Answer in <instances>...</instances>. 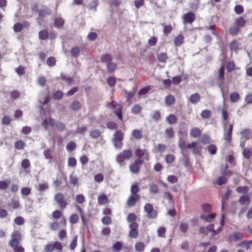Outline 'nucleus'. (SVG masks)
Listing matches in <instances>:
<instances>
[{"mask_svg":"<svg viewBox=\"0 0 252 252\" xmlns=\"http://www.w3.org/2000/svg\"><path fill=\"white\" fill-rule=\"evenodd\" d=\"M166 229L164 227H159L157 230L158 236L160 237H165Z\"/></svg>","mask_w":252,"mask_h":252,"instance_id":"55","label":"nucleus"},{"mask_svg":"<svg viewBox=\"0 0 252 252\" xmlns=\"http://www.w3.org/2000/svg\"><path fill=\"white\" fill-rule=\"evenodd\" d=\"M31 166V163L28 159H24L21 161V167L23 168L25 171L29 173L30 172L29 168Z\"/></svg>","mask_w":252,"mask_h":252,"instance_id":"25","label":"nucleus"},{"mask_svg":"<svg viewBox=\"0 0 252 252\" xmlns=\"http://www.w3.org/2000/svg\"><path fill=\"white\" fill-rule=\"evenodd\" d=\"M112 56L110 54L106 53L102 54L100 57V61L102 63H109L111 62Z\"/></svg>","mask_w":252,"mask_h":252,"instance_id":"34","label":"nucleus"},{"mask_svg":"<svg viewBox=\"0 0 252 252\" xmlns=\"http://www.w3.org/2000/svg\"><path fill=\"white\" fill-rule=\"evenodd\" d=\"M200 234L208 235L209 232H212V237H214L221 231V228L217 230L214 229V224H210L206 227H200L198 229Z\"/></svg>","mask_w":252,"mask_h":252,"instance_id":"4","label":"nucleus"},{"mask_svg":"<svg viewBox=\"0 0 252 252\" xmlns=\"http://www.w3.org/2000/svg\"><path fill=\"white\" fill-rule=\"evenodd\" d=\"M251 244H252V240H245L238 243L237 246L244 248L246 250H249L250 248Z\"/></svg>","mask_w":252,"mask_h":252,"instance_id":"32","label":"nucleus"},{"mask_svg":"<svg viewBox=\"0 0 252 252\" xmlns=\"http://www.w3.org/2000/svg\"><path fill=\"white\" fill-rule=\"evenodd\" d=\"M13 29L15 32H20L23 29V24L20 23H17L14 25Z\"/></svg>","mask_w":252,"mask_h":252,"instance_id":"60","label":"nucleus"},{"mask_svg":"<svg viewBox=\"0 0 252 252\" xmlns=\"http://www.w3.org/2000/svg\"><path fill=\"white\" fill-rule=\"evenodd\" d=\"M235 64L234 61H228L226 65V70L228 72H231L235 69Z\"/></svg>","mask_w":252,"mask_h":252,"instance_id":"41","label":"nucleus"},{"mask_svg":"<svg viewBox=\"0 0 252 252\" xmlns=\"http://www.w3.org/2000/svg\"><path fill=\"white\" fill-rule=\"evenodd\" d=\"M243 156L246 159H250L252 156V151L251 149H244Z\"/></svg>","mask_w":252,"mask_h":252,"instance_id":"50","label":"nucleus"},{"mask_svg":"<svg viewBox=\"0 0 252 252\" xmlns=\"http://www.w3.org/2000/svg\"><path fill=\"white\" fill-rule=\"evenodd\" d=\"M138 225L137 223H132L129 225L130 231L129 232V235L130 237L133 238H136L138 235Z\"/></svg>","mask_w":252,"mask_h":252,"instance_id":"13","label":"nucleus"},{"mask_svg":"<svg viewBox=\"0 0 252 252\" xmlns=\"http://www.w3.org/2000/svg\"><path fill=\"white\" fill-rule=\"evenodd\" d=\"M175 157L172 154H168L165 157V160L167 163H172L175 161Z\"/></svg>","mask_w":252,"mask_h":252,"instance_id":"54","label":"nucleus"},{"mask_svg":"<svg viewBox=\"0 0 252 252\" xmlns=\"http://www.w3.org/2000/svg\"><path fill=\"white\" fill-rule=\"evenodd\" d=\"M216 216V214L215 213H211L208 215L202 214L200 216V218L203 220L205 221L211 222L215 220Z\"/></svg>","mask_w":252,"mask_h":252,"instance_id":"20","label":"nucleus"},{"mask_svg":"<svg viewBox=\"0 0 252 252\" xmlns=\"http://www.w3.org/2000/svg\"><path fill=\"white\" fill-rule=\"evenodd\" d=\"M231 175V171H223L222 175L218 178L214 182V184L219 186H221L226 183L227 181V177Z\"/></svg>","mask_w":252,"mask_h":252,"instance_id":"9","label":"nucleus"},{"mask_svg":"<svg viewBox=\"0 0 252 252\" xmlns=\"http://www.w3.org/2000/svg\"><path fill=\"white\" fill-rule=\"evenodd\" d=\"M218 79L220 81H223L224 78V68L222 65L218 71Z\"/></svg>","mask_w":252,"mask_h":252,"instance_id":"56","label":"nucleus"},{"mask_svg":"<svg viewBox=\"0 0 252 252\" xmlns=\"http://www.w3.org/2000/svg\"><path fill=\"white\" fill-rule=\"evenodd\" d=\"M229 113L226 108H223L221 110V118L223 121H226L229 118Z\"/></svg>","mask_w":252,"mask_h":252,"instance_id":"59","label":"nucleus"},{"mask_svg":"<svg viewBox=\"0 0 252 252\" xmlns=\"http://www.w3.org/2000/svg\"><path fill=\"white\" fill-rule=\"evenodd\" d=\"M11 239L9 241V246L13 249L14 252H24L25 249L20 245L22 240V235L19 230H14L11 234Z\"/></svg>","mask_w":252,"mask_h":252,"instance_id":"1","label":"nucleus"},{"mask_svg":"<svg viewBox=\"0 0 252 252\" xmlns=\"http://www.w3.org/2000/svg\"><path fill=\"white\" fill-rule=\"evenodd\" d=\"M38 12L39 17L44 18L46 16L51 15V10L50 8L44 6L42 9H39Z\"/></svg>","mask_w":252,"mask_h":252,"instance_id":"17","label":"nucleus"},{"mask_svg":"<svg viewBox=\"0 0 252 252\" xmlns=\"http://www.w3.org/2000/svg\"><path fill=\"white\" fill-rule=\"evenodd\" d=\"M144 210L149 219H154L158 217V211L154 209L153 205L151 203H146L144 206Z\"/></svg>","mask_w":252,"mask_h":252,"instance_id":"5","label":"nucleus"},{"mask_svg":"<svg viewBox=\"0 0 252 252\" xmlns=\"http://www.w3.org/2000/svg\"><path fill=\"white\" fill-rule=\"evenodd\" d=\"M195 14L191 11H189L182 16L183 23L184 24H191L195 21Z\"/></svg>","mask_w":252,"mask_h":252,"instance_id":"10","label":"nucleus"},{"mask_svg":"<svg viewBox=\"0 0 252 252\" xmlns=\"http://www.w3.org/2000/svg\"><path fill=\"white\" fill-rule=\"evenodd\" d=\"M106 65L107 69L109 73H113L116 70L117 64L111 62L109 63H107Z\"/></svg>","mask_w":252,"mask_h":252,"instance_id":"40","label":"nucleus"},{"mask_svg":"<svg viewBox=\"0 0 252 252\" xmlns=\"http://www.w3.org/2000/svg\"><path fill=\"white\" fill-rule=\"evenodd\" d=\"M240 31V29L235 25L234 26L230 28L229 30V33L231 36H234L237 35Z\"/></svg>","mask_w":252,"mask_h":252,"instance_id":"45","label":"nucleus"},{"mask_svg":"<svg viewBox=\"0 0 252 252\" xmlns=\"http://www.w3.org/2000/svg\"><path fill=\"white\" fill-rule=\"evenodd\" d=\"M125 97L126 98V100L127 102L130 103L132 98L134 95L135 92H128L127 90H125Z\"/></svg>","mask_w":252,"mask_h":252,"instance_id":"49","label":"nucleus"},{"mask_svg":"<svg viewBox=\"0 0 252 252\" xmlns=\"http://www.w3.org/2000/svg\"><path fill=\"white\" fill-rule=\"evenodd\" d=\"M242 137L245 139L246 140L252 138V131L249 129H245L240 133Z\"/></svg>","mask_w":252,"mask_h":252,"instance_id":"24","label":"nucleus"},{"mask_svg":"<svg viewBox=\"0 0 252 252\" xmlns=\"http://www.w3.org/2000/svg\"><path fill=\"white\" fill-rule=\"evenodd\" d=\"M69 222L72 224H75L78 222L79 217L76 214H72L69 218Z\"/></svg>","mask_w":252,"mask_h":252,"instance_id":"61","label":"nucleus"},{"mask_svg":"<svg viewBox=\"0 0 252 252\" xmlns=\"http://www.w3.org/2000/svg\"><path fill=\"white\" fill-rule=\"evenodd\" d=\"M135 156L138 158H141L144 157L146 160H149V154L145 149H136L135 151Z\"/></svg>","mask_w":252,"mask_h":252,"instance_id":"12","label":"nucleus"},{"mask_svg":"<svg viewBox=\"0 0 252 252\" xmlns=\"http://www.w3.org/2000/svg\"><path fill=\"white\" fill-rule=\"evenodd\" d=\"M101 135V132L99 129H94L90 131V136L93 139H96Z\"/></svg>","mask_w":252,"mask_h":252,"instance_id":"46","label":"nucleus"},{"mask_svg":"<svg viewBox=\"0 0 252 252\" xmlns=\"http://www.w3.org/2000/svg\"><path fill=\"white\" fill-rule=\"evenodd\" d=\"M52 217L53 219L56 220L61 218L62 220L60 221V223L63 224L64 226L66 225V219L63 215V212L61 210H56L54 211L52 213Z\"/></svg>","mask_w":252,"mask_h":252,"instance_id":"11","label":"nucleus"},{"mask_svg":"<svg viewBox=\"0 0 252 252\" xmlns=\"http://www.w3.org/2000/svg\"><path fill=\"white\" fill-rule=\"evenodd\" d=\"M211 112L208 109L204 110L201 113V116L203 119H209L211 116Z\"/></svg>","mask_w":252,"mask_h":252,"instance_id":"52","label":"nucleus"},{"mask_svg":"<svg viewBox=\"0 0 252 252\" xmlns=\"http://www.w3.org/2000/svg\"><path fill=\"white\" fill-rule=\"evenodd\" d=\"M107 83L110 87H114L116 83V78L115 76H110L107 79Z\"/></svg>","mask_w":252,"mask_h":252,"instance_id":"58","label":"nucleus"},{"mask_svg":"<svg viewBox=\"0 0 252 252\" xmlns=\"http://www.w3.org/2000/svg\"><path fill=\"white\" fill-rule=\"evenodd\" d=\"M123 249V244L120 242L114 243L112 247V250L113 252H120Z\"/></svg>","mask_w":252,"mask_h":252,"instance_id":"31","label":"nucleus"},{"mask_svg":"<svg viewBox=\"0 0 252 252\" xmlns=\"http://www.w3.org/2000/svg\"><path fill=\"white\" fill-rule=\"evenodd\" d=\"M124 139V134L120 130H116L114 134L113 140H116L118 141H123Z\"/></svg>","mask_w":252,"mask_h":252,"instance_id":"44","label":"nucleus"},{"mask_svg":"<svg viewBox=\"0 0 252 252\" xmlns=\"http://www.w3.org/2000/svg\"><path fill=\"white\" fill-rule=\"evenodd\" d=\"M80 51L78 47L72 48L70 50L71 55L73 57H77L79 56Z\"/></svg>","mask_w":252,"mask_h":252,"instance_id":"53","label":"nucleus"},{"mask_svg":"<svg viewBox=\"0 0 252 252\" xmlns=\"http://www.w3.org/2000/svg\"><path fill=\"white\" fill-rule=\"evenodd\" d=\"M231 193V190L230 189H228L226 192L223 194L222 197V199L221 201V210H223L224 209V205L226 203L227 200L229 199L230 195Z\"/></svg>","mask_w":252,"mask_h":252,"instance_id":"19","label":"nucleus"},{"mask_svg":"<svg viewBox=\"0 0 252 252\" xmlns=\"http://www.w3.org/2000/svg\"><path fill=\"white\" fill-rule=\"evenodd\" d=\"M246 23L247 20L243 16L237 17L234 20L235 25L240 29L244 27Z\"/></svg>","mask_w":252,"mask_h":252,"instance_id":"15","label":"nucleus"},{"mask_svg":"<svg viewBox=\"0 0 252 252\" xmlns=\"http://www.w3.org/2000/svg\"><path fill=\"white\" fill-rule=\"evenodd\" d=\"M189 101L192 104H195L198 102L200 100V95L198 93L192 94L189 98Z\"/></svg>","mask_w":252,"mask_h":252,"instance_id":"28","label":"nucleus"},{"mask_svg":"<svg viewBox=\"0 0 252 252\" xmlns=\"http://www.w3.org/2000/svg\"><path fill=\"white\" fill-rule=\"evenodd\" d=\"M243 237L240 232L237 231L233 232L229 236V240L231 241H237L243 239Z\"/></svg>","mask_w":252,"mask_h":252,"instance_id":"21","label":"nucleus"},{"mask_svg":"<svg viewBox=\"0 0 252 252\" xmlns=\"http://www.w3.org/2000/svg\"><path fill=\"white\" fill-rule=\"evenodd\" d=\"M250 201V197L247 195L241 196L239 199V202L242 205H248Z\"/></svg>","mask_w":252,"mask_h":252,"instance_id":"23","label":"nucleus"},{"mask_svg":"<svg viewBox=\"0 0 252 252\" xmlns=\"http://www.w3.org/2000/svg\"><path fill=\"white\" fill-rule=\"evenodd\" d=\"M48 32L46 30L40 31L38 32V38L41 40L48 39Z\"/></svg>","mask_w":252,"mask_h":252,"instance_id":"36","label":"nucleus"},{"mask_svg":"<svg viewBox=\"0 0 252 252\" xmlns=\"http://www.w3.org/2000/svg\"><path fill=\"white\" fill-rule=\"evenodd\" d=\"M168 58L167 54L166 53H160L157 55V59L160 62H166Z\"/></svg>","mask_w":252,"mask_h":252,"instance_id":"48","label":"nucleus"},{"mask_svg":"<svg viewBox=\"0 0 252 252\" xmlns=\"http://www.w3.org/2000/svg\"><path fill=\"white\" fill-rule=\"evenodd\" d=\"M132 157V151L130 149H126L123 150L117 155L116 160L120 165L124 166L126 164L125 161L126 160H129Z\"/></svg>","mask_w":252,"mask_h":252,"instance_id":"2","label":"nucleus"},{"mask_svg":"<svg viewBox=\"0 0 252 252\" xmlns=\"http://www.w3.org/2000/svg\"><path fill=\"white\" fill-rule=\"evenodd\" d=\"M201 132V130L199 128L193 127L190 130V135L191 137L196 138L200 136Z\"/></svg>","mask_w":252,"mask_h":252,"instance_id":"26","label":"nucleus"},{"mask_svg":"<svg viewBox=\"0 0 252 252\" xmlns=\"http://www.w3.org/2000/svg\"><path fill=\"white\" fill-rule=\"evenodd\" d=\"M241 97L238 93L234 92L231 93L229 95V99L232 102H237L240 99Z\"/></svg>","mask_w":252,"mask_h":252,"instance_id":"30","label":"nucleus"},{"mask_svg":"<svg viewBox=\"0 0 252 252\" xmlns=\"http://www.w3.org/2000/svg\"><path fill=\"white\" fill-rule=\"evenodd\" d=\"M189 225L187 222H181L179 226V230L182 233H186L188 229Z\"/></svg>","mask_w":252,"mask_h":252,"instance_id":"39","label":"nucleus"},{"mask_svg":"<svg viewBox=\"0 0 252 252\" xmlns=\"http://www.w3.org/2000/svg\"><path fill=\"white\" fill-rule=\"evenodd\" d=\"M14 146L16 150H21L25 147L26 143L22 140H19L15 142Z\"/></svg>","mask_w":252,"mask_h":252,"instance_id":"38","label":"nucleus"},{"mask_svg":"<svg viewBox=\"0 0 252 252\" xmlns=\"http://www.w3.org/2000/svg\"><path fill=\"white\" fill-rule=\"evenodd\" d=\"M97 201L99 205H104L109 202V200L106 195L103 193L98 197Z\"/></svg>","mask_w":252,"mask_h":252,"instance_id":"22","label":"nucleus"},{"mask_svg":"<svg viewBox=\"0 0 252 252\" xmlns=\"http://www.w3.org/2000/svg\"><path fill=\"white\" fill-rule=\"evenodd\" d=\"M123 106L121 104H117V108H116L114 113L118 118L121 121L123 122Z\"/></svg>","mask_w":252,"mask_h":252,"instance_id":"16","label":"nucleus"},{"mask_svg":"<svg viewBox=\"0 0 252 252\" xmlns=\"http://www.w3.org/2000/svg\"><path fill=\"white\" fill-rule=\"evenodd\" d=\"M201 208L204 212L207 213H209L212 210V206L209 203L203 204L201 205Z\"/></svg>","mask_w":252,"mask_h":252,"instance_id":"62","label":"nucleus"},{"mask_svg":"<svg viewBox=\"0 0 252 252\" xmlns=\"http://www.w3.org/2000/svg\"><path fill=\"white\" fill-rule=\"evenodd\" d=\"M165 101L169 105H171L175 102V99L173 95L169 94L165 97Z\"/></svg>","mask_w":252,"mask_h":252,"instance_id":"47","label":"nucleus"},{"mask_svg":"<svg viewBox=\"0 0 252 252\" xmlns=\"http://www.w3.org/2000/svg\"><path fill=\"white\" fill-rule=\"evenodd\" d=\"M166 121L169 125H174L177 122V118L174 114H170L166 117Z\"/></svg>","mask_w":252,"mask_h":252,"instance_id":"37","label":"nucleus"},{"mask_svg":"<svg viewBox=\"0 0 252 252\" xmlns=\"http://www.w3.org/2000/svg\"><path fill=\"white\" fill-rule=\"evenodd\" d=\"M63 246L61 243L56 241L53 243H49L46 244L44 247V250L46 252H52L55 250L62 252Z\"/></svg>","mask_w":252,"mask_h":252,"instance_id":"8","label":"nucleus"},{"mask_svg":"<svg viewBox=\"0 0 252 252\" xmlns=\"http://www.w3.org/2000/svg\"><path fill=\"white\" fill-rule=\"evenodd\" d=\"M140 196L139 195H130L126 201V205L128 207L134 206L136 202L139 199Z\"/></svg>","mask_w":252,"mask_h":252,"instance_id":"14","label":"nucleus"},{"mask_svg":"<svg viewBox=\"0 0 252 252\" xmlns=\"http://www.w3.org/2000/svg\"><path fill=\"white\" fill-rule=\"evenodd\" d=\"M151 87L150 86H146L145 87L142 88L138 93L139 97L142 96L146 94L150 90H151Z\"/></svg>","mask_w":252,"mask_h":252,"instance_id":"51","label":"nucleus"},{"mask_svg":"<svg viewBox=\"0 0 252 252\" xmlns=\"http://www.w3.org/2000/svg\"><path fill=\"white\" fill-rule=\"evenodd\" d=\"M134 248L136 252H143L145 248V245L143 242H138L135 243Z\"/></svg>","mask_w":252,"mask_h":252,"instance_id":"35","label":"nucleus"},{"mask_svg":"<svg viewBox=\"0 0 252 252\" xmlns=\"http://www.w3.org/2000/svg\"><path fill=\"white\" fill-rule=\"evenodd\" d=\"M240 43L237 40H233L229 44V48L231 51L236 52L239 49Z\"/></svg>","mask_w":252,"mask_h":252,"instance_id":"27","label":"nucleus"},{"mask_svg":"<svg viewBox=\"0 0 252 252\" xmlns=\"http://www.w3.org/2000/svg\"><path fill=\"white\" fill-rule=\"evenodd\" d=\"M64 24V20L61 16L55 17L54 19V26L55 28H62Z\"/></svg>","mask_w":252,"mask_h":252,"instance_id":"18","label":"nucleus"},{"mask_svg":"<svg viewBox=\"0 0 252 252\" xmlns=\"http://www.w3.org/2000/svg\"><path fill=\"white\" fill-rule=\"evenodd\" d=\"M142 110V107L139 104H134L131 107V112L134 115L139 114Z\"/></svg>","mask_w":252,"mask_h":252,"instance_id":"43","label":"nucleus"},{"mask_svg":"<svg viewBox=\"0 0 252 252\" xmlns=\"http://www.w3.org/2000/svg\"><path fill=\"white\" fill-rule=\"evenodd\" d=\"M15 72L19 76H22L25 74V67L22 65H19L15 69Z\"/></svg>","mask_w":252,"mask_h":252,"instance_id":"63","label":"nucleus"},{"mask_svg":"<svg viewBox=\"0 0 252 252\" xmlns=\"http://www.w3.org/2000/svg\"><path fill=\"white\" fill-rule=\"evenodd\" d=\"M144 160L141 158L136 159L133 163L129 165V171L133 174H137L140 171L142 164Z\"/></svg>","mask_w":252,"mask_h":252,"instance_id":"7","label":"nucleus"},{"mask_svg":"<svg viewBox=\"0 0 252 252\" xmlns=\"http://www.w3.org/2000/svg\"><path fill=\"white\" fill-rule=\"evenodd\" d=\"M85 196L82 194H78L75 197V201L79 204H83L85 202Z\"/></svg>","mask_w":252,"mask_h":252,"instance_id":"64","label":"nucleus"},{"mask_svg":"<svg viewBox=\"0 0 252 252\" xmlns=\"http://www.w3.org/2000/svg\"><path fill=\"white\" fill-rule=\"evenodd\" d=\"M132 136L136 140H139L142 138V131L139 129H134L131 132Z\"/></svg>","mask_w":252,"mask_h":252,"instance_id":"33","label":"nucleus"},{"mask_svg":"<svg viewBox=\"0 0 252 252\" xmlns=\"http://www.w3.org/2000/svg\"><path fill=\"white\" fill-rule=\"evenodd\" d=\"M54 200L62 210L65 209L68 205V202L65 200L64 195L62 193H56L54 195Z\"/></svg>","mask_w":252,"mask_h":252,"instance_id":"6","label":"nucleus"},{"mask_svg":"<svg viewBox=\"0 0 252 252\" xmlns=\"http://www.w3.org/2000/svg\"><path fill=\"white\" fill-rule=\"evenodd\" d=\"M63 95V93L61 91H58L55 92L53 94V97L55 100H60L61 99Z\"/></svg>","mask_w":252,"mask_h":252,"instance_id":"57","label":"nucleus"},{"mask_svg":"<svg viewBox=\"0 0 252 252\" xmlns=\"http://www.w3.org/2000/svg\"><path fill=\"white\" fill-rule=\"evenodd\" d=\"M223 126V139L225 141V144L228 146H232V136L233 128V125L231 124L229 125L228 128H226V124L224 123Z\"/></svg>","mask_w":252,"mask_h":252,"instance_id":"3","label":"nucleus"},{"mask_svg":"<svg viewBox=\"0 0 252 252\" xmlns=\"http://www.w3.org/2000/svg\"><path fill=\"white\" fill-rule=\"evenodd\" d=\"M184 37L183 34L178 35L174 40V43L176 46H180L184 43Z\"/></svg>","mask_w":252,"mask_h":252,"instance_id":"29","label":"nucleus"},{"mask_svg":"<svg viewBox=\"0 0 252 252\" xmlns=\"http://www.w3.org/2000/svg\"><path fill=\"white\" fill-rule=\"evenodd\" d=\"M81 103L78 100H74L70 105L71 109L74 111H78L81 108Z\"/></svg>","mask_w":252,"mask_h":252,"instance_id":"42","label":"nucleus"}]
</instances>
